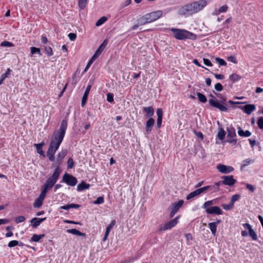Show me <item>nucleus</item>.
<instances>
[{
    "mask_svg": "<svg viewBox=\"0 0 263 263\" xmlns=\"http://www.w3.org/2000/svg\"><path fill=\"white\" fill-rule=\"evenodd\" d=\"M67 127V121L65 120H62L59 129L58 130L54 131L51 138L50 143L47 152V156L49 160L51 162L54 161V154L63 141Z\"/></svg>",
    "mask_w": 263,
    "mask_h": 263,
    "instance_id": "f257e3e1",
    "label": "nucleus"
},
{
    "mask_svg": "<svg viewBox=\"0 0 263 263\" xmlns=\"http://www.w3.org/2000/svg\"><path fill=\"white\" fill-rule=\"evenodd\" d=\"M206 5L205 0L195 1L182 6L178 11V14L185 17L192 15L201 11Z\"/></svg>",
    "mask_w": 263,
    "mask_h": 263,
    "instance_id": "f03ea898",
    "label": "nucleus"
},
{
    "mask_svg": "<svg viewBox=\"0 0 263 263\" xmlns=\"http://www.w3.org/2000/svg\"><path fill=\"white\" fill-rule=\"evenodd\" d=\"M61 172L60 167H58L55 169L52 176L48 178L45 184L43 185L41 192L46 194L48 190L51 189L57 182Z\"/></svg>",
    "mask_w": 263,
    "mask_h": 263,
    "instance_id": "7ed1b4c3",
    "label": "nucleus"
},
{
    "mask_svg": "<svg viewBox=\"0 0 263 263\" xmlns=\"http://www.w3.org/2000/svg\"><path fill=\"white\" fill-rule=\"evenodd\" d=\"M171 31L173 32L174 37L178 40H184L185 39H196L195 34L185 30L172 28Z\"/></svg>",
    "mask_w": 263,
    "mask_h": 263,
    "instance_id": "20e7f679",
    "label": "nucleus"
},
{
    "mask_svg": "<svg viewBox=\"0 0 263 263\" xmlns=\"http://www.w3.org/2000/svg\"><path fill=\"white\" fill-rule=\"evenodd\" d=\"M226 101V97L223 96L220 98L219 101L217 99H215V100L210 99L209 103L211 106L218 109L221 111H227L228 109L225 103Z\"/></svg>",
    "mask_w": 263,
    "mask_h": 263,
    "instance_id": "39448f33",
    "label": "nucleus"
},
{
    "mask_svg": "<svg viewBox=\"0 0 263 263\" xmlns=\"http://www.w3.org/2000/svg\"><path fill=\"white\" fill-rule=\"evenodd\" d=\"M180 218V215L177 216L174 219L165 223L163 226H161L159 228L160 231H164L174 227L178 222Z\"/></svg>",
    "mask_w": 263,
    "mask_h": 263,
    "instance_id": "423d86ee",
    "label": "nucleus"
},
{
    "mask_svg": "<svg viewBox=\"0 0 263 263\" xmlns=\"http://www.w3.org/2000/svg\"><path fill=\"white\" fill-rule=\"evenodd\" d=\"M62 182L66 183L68 185L73 186L77 184L78 181L75 177L65 173L63 176Z\"/></svg>",
    "mask_w": 263,
    "mask_h": 263,
    "instance_id": "0eeeda50",
    "label": "nucleus"
},
{
    "mask_svg": "<svg viewBox=\"0 0 263 263\" xmlns=\"http://www.w3.org/2000/svg\"><path fill=\"white\" fill-rule=\"evenodd\" d=\"M162 14L163 12L162 10H157L147 13L146 14V15L149 23H151L161 17Z\"/></svg>",
    "mask_w": 263,
    "mask_h": 263,
    "instance_id": "6e6552de",
    "label": "nucleus"
},
{
    "mask_svg": "<svg viewBox=\"0 0 263 263\" xmlns=\"http://www.w3.org/2000/svg\"><path fill=\"white\" fill-rule=\"evenodd\" d=\"M227 137L229 138L227 142L230 143L236 144L237 140L234 138L236 136L235 128L230 126L227 128Z\"/></svg>",
    "mask_w": 263,
    "mask_h": 263,
    "instance_id": "1a4fd4ad",
    "label": "nucleus"
},
{
    "mask_svg": "<svg viewBox=\"0 0 263 263\" xmlns=\"http://www.w3.org/2000/svg\"><path fill=\"white\" fill-rule=\"evenodd\" d=\"M183 202V200H180L178 202L172 203L171 207L172 210L170 214V217L171 218L173 217L178 211L179 209L182 206Z\"/></svg>",
    "mask_w": 263,
    "mask_h": 263,
    "instance_id": "9d476101",
    "label": "nucleus"
},
{
    "mask_svg": "<svg viewBox=\"0 0 263 263\" xmlns=\"http://www.w3.org/2000/svg\"><path fill=\"white\" fill-rule=\"evenodd\" d=\"M216 168L219 172L223 174H229L234 171V168L232 166L222 164H218Z\"/></svg>",
    "mask_w": 263,
    "mask_h": 263,
    "instance_id": "9b49d317",
    "label": "nucleus"
},
{
    "mask_svg": "<svg viewBox=\"0 0 263 263\" xmlns=\"http://www.w3.org/2000/svg\"><path fill=\"white\" fill-rule=\"evenodd\" d=\"M222 179H223L222 181V183L224 185L231 186L233 185L236 182V180L233 178V176L232 175L222 176Z\"/></svg>",
    "mask_w": 263,
    "mask_h": 263,
    "instance_id": "f8f14e48",
    "label": "nucleus"
},
{
    "mask_svg": "<svg viewBox=\"0 0 263 263\" xmlns=\"http://www.w3.org/2000/svg\"><path fill=\"white\" fill-rule=\"evenodd\" d=\"M244 228L248 230L249 235L253 240H256L258 239L257 235L256 232L252 229V226L248 223H243L242 224Z\"/></svg>",
    "mask_w": 263,
    "mask_h": 263,
    "instance_id": "ddd939ff",
    "label": "nucleus"
},
{
    "mask_svg": "<svg viewBox=\"0 0 263 263\" xmlns=\"http://www.w3.org/2000/svg\"><path fill=\"white\" fill-rule=\"evenodd\" d=\"M239 108L242 110L247 115H250L256 109V106L254 104H247L244 106H238Z\"/></svg>",
    "mask_w": 263,
    "mask_h": 263,
    "instance_id": "4468645a",
    "label": "nucleus"
},
{
    "mask_svg": "<svg viewBox=\"0 0 263 263\" xmlns=\"http://www.w3.org/2000/svg\"><path fill=\"white\" fill-rule=\"evenodd\" d=\"M205 210V212L209 214H222V211L219 206H211L210 208L206 209Z\"/></svg>",
    "mask_w": 263,
    "mask_h": 263,
    "instance_id": "2eb2a0df",
    "label": "nucleus"
},
{
    "mask_svg": "<svg viewBox=\"0 0 263 263\" xmlns=\"http://www.w3.org/2000/svg\"><path fill=\"white\" fill-rule=\"evenodd\" d=\"M67 151L66 149H62L60 152L58 153L57 156L56 163L57 164V166L56 168L60 167V165H61L63 159L65 158L66 155H67Z\"/></svg>",
    "mask_w": 263,
    "mask_h": 263,
    "instance_id": "dca6fc26",
    "label": "nucleus"
},
{
    "mask_svg": "<svg viewBox=\"0 0 263 263\" xmlns=\"http://www.w3.org/2000/svg\"><path fill=\"white\" fill-rule=\"evenodd\" d=\"M115 224H116V220H112L111 221L110 223L108 225V226L107 227V228L106 229L104 236L102 239V240L103 241H105L107 240L110 231L112 229V227L115 225Z\"/></svg>",
    "mask_w": 263,
    "mask_h": 263,
    "instance_id": "f3484780",
    "label": "nucleus"
},
{
    "mask_svg": "<svg viewBox=\"0 0 263 263\" xmlns=\"http://www.w3.org/2000/svg\"><path fill=\"white\" fill-rule=\"evenodd\" d=\"M156 113L157 115V126L158 128H159L161 126L163 117V110L160 108H158L157 109Z\"/></svg>",
    "mask_w": 263,
    "mask_h": 263,
    "instance_id": "a211bd4d",
    "label": "nucleus"
},
{
    "mask_svg": "<svg viewBox=\"0 0 263 263\" xmlns=\"http://www.w3.org/2000/svg\"><path fill=\"white\" fill-rule=\"evenodd\" d=\"M155 123V120L153 118H149L146 123L145 130L147 133H150Z\"/></svg>",
    "mask_w": 263,
    "mask_h": 263,
    "instance_id": "6ab92c4d",
    "label": "nucleus"
},
{
    "mask_svg": "<svg viewBox=\"0 0 263 263\" xmlns=\"http://www.w3.org/2000/svg\"><path fill=\"white\" fill-rule=\"evenodd\" d=\"M142 110L147 118H151L154 114V109L152 106L144 107Z\"/></svg>",
    "mask_w": 263,
    "mask_h": 263,
    "instance_id": "aec40b11",
    "label": "nucleus"
},
{
    "mask_svg": "<svg viewBox=\"0 0 263 263\" xmlns=\"http://www.w3.org/2000/svg\"><path fill=\"white\" fill-rule=\"evenodd\" d=\"M91 85H88L86 89H85V91L84 92V93L83 95V96L82 98V102H81V105H82V106H84L85 104H86V101L87 100V98H88V94L89 93V91H90V88H91Z\"/></svg>",
    "mask_w": 263,
    "mask_h": 263,
    "instance_id": "412c9836",
    "label": "nucleus"
},
{
    "mask_svg": "<svg viewBox=\"0 0 263 263\" xmlns=\"http://www.w3.org/2000/svg\"><path fill=\"white\" fill-rule=\"evenodd\" d=\"M90 187V184L86 183L84 181H82L77 185V191L81 192L85 190L88 189Z\"/></svg>",
    "mask_w": 263,
    "mask_h": 263,
    "instance_id": "4be33fe9",
    "label": "nucleus"
},
{
    "mask_svg": "<svg viewBox=\"0 0 263 263\" xmlns=\"http://www.w3.org/2000/svg\"><path fill=\"white\" fill-rule=\"evenodd\" d=\"M45 145V143L43 141H42L40 143L34 144V146L36 148L37 153L40 155L43 156V157H45L44 153L42 149L43 146Z\"/></svg>",
    "mask_w": 263,
    "mask_h": 263,
    "instance_id": "5701e85b",
    "label": "nucleus"
},
{
    "mask_svg": "<svg viewBox=\"0 0 263 263\" xmlns=\"http://www.w3.org/2000/svg\"><path fill=\"white\" fill-rule=\"evenodd\" d=\"M105 41H104L100 45L99 48L97 49V50L95 52V53L93 54L94 57H96L97 58V57H98L101 54V53H102V52L103 51V50H104V49L105 48V47L106 46V44H105Z\"/></svg>",
    "mask_w": 263,
    "mask_h": 263,
    "instance_id": "b1692460",
    "label": "nucleus"
},
{
    "mask_svg": "<svg viewBox=\"0 0 263 263\" xmlns=\"http://www.w3.org/2000/svg\"><path fill=\"white\" fill-rule=\"evenodd\" d=\"M66 232L68 233L72 234L73 235H78V236H84V237L86 236L85 233H82L75 229H68L66 230Z\"/></svg>",
    "mask_w": 263,
    "mask_h": 263,
    "instance_id": "393cba45",
    "label": "nucleus"
},
{
    "mask_svg": "<svg viewBox=\"0 0 263 263\" xmlns=\"http://www.w3.org/2000/svg\"><path fill=\"white\" fill-rule=\"evenodd\" d=\"M238 134L241 137H248L251 135V133L249 130L244 131L240 127L238 128Z\"/></svg>",
    "mask_w": 263,
    "mask_h": 263,
    "instance_id": "a878e982",
    "label": "nucleus"
},
{
    "mask_svg": "<svg viewBox=\"0 0 263 263\" xmlns=\"http://www.w3.org/2000/svg\"><path fill=\"white\" fill-rule=\"evenodd\" d=\"M216 200L217 199H215L212 200H209L208 201H206L203 204L202 208L205 210L210 208V207H211V205L216 203Z\"/></svg>",
    "mask_w": 263,
    "mask_h": 263,
    "instance_id": "bb28decb",
    "label": "nucleus"
},
{
    "mask_svg": "<svg viewBox=\"0 0 263 263\" xmlns=\"http://www.w3.org/2000/svg\"><path fill=\"white\" fill-rule=\"evenodd\" d=\"M209 228L210 229L211 233L213 236L216 235L217 226L216 223L215 222H210L208 224Z\"/></svg>",
    "mask_w": 263,
    "mask_h": 263,
    "instance_id": "cd10ccee",
    "label": "nucleus"
},
{
    "mask_svg": "<svg viewBox=\"0 0 263 263\" xmlns=\"http://www.w3.org/2000/svg\"><path fill=\"white\" fill-rule=\"evenodd\" d=\"M229 79L233 83H235L239 81L241 79V77L236 73H233L229 76Z\"/></svg>",
    "mask_w": 263,
    "mask_h": 263,
    "instance_id": "c85d7f7f",
    "label": "nucleus"
},
{
    "mask_svg": "<svg viewBox=\"0 0 263 263\" xmlns=\"http://www.w3.org/2000/svg\"><path fill=\"white\" fill-rule=\"evenodd\" d=\"M138 23L140 25H143L147 23H149L146 14L141 17L138 20Z\"/></svg>",
    "mask_w": 263,
    "mask_h": 263,
    "instance_id": "c756f323",
    "label": "nucleus"
},
{
    "mask_svg": "<svg viewBox=\"0 0 263 263\" xmlns=\"http://www.w3.org/2000/svg\"><path fill=\"white\" fill-rule=\"evenodd\" d=\"M11 70L10 68H8L6 72L4 74H3L0 79V85L3 83V81L5 80V79L7 78L10 74Z\"/></svg>",
    "mask_w": 263,
    "mask_h": 263,
    "instance_id": "7c9ffc66",
    "label": "nucleus"
},
{
    "mask_svg": "<svg viewBox=\"0 0 263 263\" xmlns=\"http://www.w3.org/2000/svg\"><path fill=\"white\" fill-rule=\"evenodd\" d=\"M45 236L44 234L36 235L33 234L31 238V241L38 242L40 240Z\"/></svg>",
    "mask_w": 263,
    "mask_h": 263,
    "instance_id": "2f4dec72",
    "label": "nucleus"
},
{
    "mask_svg": "<svg viewBox=\"0 0 263 263\" xmlns=\"http://www.w3.org/2000/svg\"><path fill=\"white\" fill-rule=\"evenodd\" d=\"M253 162H254V160L251 159V158L246 159V160H245L242 161V163L241 166V168H243L245 167L246 166H248V165L252 164V163H253Z\"/></svg>",
    "mask_w": 263,
    "mask_h": 263,
    "instance_id": "473e14b6",
    "label": "nucleus"
},
{
    "mask_svg": "<svg viewBox=\"0 0 263 263\" xmlns=\"http://www.w3.org/2000/svg\"><path fill=\"white\" fill-rule=\"evenodd\" d=\"M215 186H212V185H208L206 186L202 187L201 188L198 189L197 190L198 191V193L199 194H201L202 193H204L206 192V191H208L210 188H214Z\"/></svg>",
    "mask_w": 263,
    "mask_h": 263,
    "instance_id": "72a5a7b5",
    "label": "nucleus"
},
{
    "mask_svg": "<svg viewBox=\"0 0 263 263\" xmlns=\"http://www.w3.org/2000/svg\"><path fill=\"white\" fill-rule=\"evenodd\" d=\"M200 194H199L198 193V191L197 190V189L191 193H190L189 194L187 195V196H186V199L187 200H190L194 197H195L198 195H199Z\"/></svg>",
    "mask_w": 263,
    "mask_h": 263,
    "instance_id": "f704fd0d",
    "label": "nucleus"
},
{
    "mask_svg": "<svg viewBox=\"0 0 263 263\" xmlns=\"http://www.w3.org/2000/svg\"><path fill=\"white\" fill-rule=\"evenodd\" d=\"M197 96L198 97V100L201 103H205L207 101L206 97L200 92H197Z\"/></svg>",
    "mask_w": 263,
    "mask_h": 263,
    "instance_id": "c9c22d12",
    "label": "nucleus"
},
{
    "mask_svg": "<svg viewBox=\"0 0 263 263\" xmlns=\"http://www.w3.org/2000/svg\"><path fill=\"white\" fill-rule=\"evenodd\" d=\"M43 202V200L40 199V198H37L34 201L33 203V206L35 208H39L41 206Z\"/></svg>",
    "mask_w": 263,
    "mask_h": 263,
    "instance_id": "e433bc0d",
    "label": "nucleus"
},
{
    "mask_svg": "<svg viewBox=\"0 0 263 263\" xmlns=\"http://www.w3.org/2000/svg\"><path fill=\"white\" fill-rule=\"evenodd\" d=\"M88 0H79L78 5L81 9H84Z\"/></svg>",
    "mask_w": 263,
    "mask_h": 263,
    "instance_id": "4c0bfd02",
    "label": "nucleus"
},
{
    "mask_svg": "<svg viewBox=\"0 0 263 263\" xmlns=\"http://www.w3.org/2000/svg\"><path fill=\"white\" fill-rule=\"evenodd\" d=\"M226 135V133L222 128H220L218 133L217 134V137L219 140H222Z\"/></svg>",
    "mask_w": 263,
    "mask_h": 263,
    "instance_id": "58836bf2",
    "label": "nucleus"
},
{
    "mask_svg": "<svg viewBox=\"0 0 263 263\" xmlns=\"http://www.w3.org/2000/svg\"><path fill=\"white\" fill-rule=\"evenodd\" d=\"M107 17L105 16H102L99 18L96 23V26H100L104 24L107 21Z\"/></svg>",
    "mask_w": 263,
    "mask_h": 263,
    "instance_id": "ea45409f",
    "label": "nucleus"
},
{
    "mask_svg": "<svg viewBox=\"0 0 263 263\" xmlns=\"http://www.w3.org/2000/svg\"><path fill=\"white\" fill-rule=\"evenodd\" d=\"M30 51H31V54L37 53L40 55H41L40 49L39 48H36L35 47H32L30 48Z\"/></svg>",
    "mask_w": 263,
    "mask_h": 263,
    "instance_id": "a19ab883",
    "label": "nucleus"
},
{
    "mask_svg": "<svg viewBox=\"0 0 263 263\" xmlns=\"http://www.w3.org/2000/svg\"><path fill=\"white\" fill-rule=\"evenodd\" d=\"M44 49L48 56L50 57L53 55L52 49L50 47L45 46Z\"/></svg>",
    "mask_w": 263,
    "mask_h": 263,
    "instance_id": "79ce46f5",
    "label": "nucleus"
},
{
    "mask_svg": "<svg viewBox=\"0 0 263 263\" xmlns=\"http://www.w3.org/2000/svg\"><path fill=\"white\" fill-rule=\"evenodd\" d=\"M215 60L217 63L219 64V65L220 66H226L227 65V63L226 62V61L221 58H215Z\"/></svg>",
    "mask_w": 263,
    "mask_h": 263,
    "instance_id": "37998d69",
    "label": "nucleus"
},
{
    "mask_svg": "<svg viewBox=\"0 0 263 263\" xmlns=\"http://www.w3.org/2000/svg\"><path fill=\"white\" fill-rule=\"evenodd\" d=\"M221 206L222 207V208L223 209H224L225 210H231L234 207V205L232 203L230 202L229 204H222L221 205Z\"/></svg>",
    "mask_w": 263,
    "mask_h": 263,
    "instance_id": "c03bdc74",
    "label": "nucleus"
},
{
    "mask_svg": "<svg viewBox=\"0 0 263 263\" xmlns=\"http://www.w3.org/2000/svg\"><path fill=\"white\" fill-rule=\"evenodd\" d=\"M74 161L72 158H69L67 161V168H72L74 166Z\"/></svg>",
    "mask_w": 263,
    "mask_h": 263,
    "instance_id": "a18cd8bd",
    "label": "nucleus"
},
{
    "mask_svg": "<svg viewBox=\"0 0 263 263\" xmlns=\"http://www.w3.org/2000/svg\"><path fill=\"white\" fill-rule=\"evenodd\" d=\"M1 46L2 47H13L14 45L12 43L5 41H3L1 43Z\"/></svg>",
    "mask_w": 263,
    "mask_h": 263,
    "instance_id": "49530a36",
    "label": "nucleus"
},
{
    "mask_svg": "<svg viewBox=\"0 0 263 263\" xmlns=\"http://www.w3.org/2000/svg\"><path fill=\"white\" fill-rule=\"evenodd\" d=\"M97 58V57H94V55H93V56L91 57V58L89 60V61H88L85 68V71H86L87 69L88 68H89V67H90V66L92 64V63H93V62L96 60V59Z\"/></svg>",
    "mask_w": 263,
    "mask_h": 263,
    "instance_id": "de8ad7c7",
    "label": "nucleus"
},
{
    "mask_svg": "<svg viewBox=\"0 0 263 263\" xmlns=\"http://www.w3.org/2000/svg\"><path fill=\"white\" fill-rule=\"evenodd\" d=\"M257 123L258 127L260 129H263V117H260L258 119Z\"/></svg>",
    "mask_w": 263,
    "mask_h": 263,
    "instance_id": "09e8293b",
    "label": "nucleus"
},
{
    "mask_svg": "<svg viewBox=\"0 0 263 263\" xmlns=\"http://www.w3.org/2000/svg\"><path fill=\"white\" fill-rule=\"evenodd\" d=\"M104 201L103 197L100 196L97 198L96 200L93 202V203L95 204H100L103 203Z\"/></svg>",
    "mask_w": 263,
    "mask_h": 263,
    "instance_id": "8fccbe9b",
    "label": "nucleus"
},
{
    "mask_svg": "<svg viewBox=\"0 0 263 263\" xmlns=\"http://www.w3.org/2000/svg\"><path fill=\"white\" fill-rule=\"evenodd\" d=\"M240 196L239 194H235L233 195L231 199V202L234 205V202L237 201L240 198Z\"/></svg>",
    "mask_w": 263,
    "mask_h": 263,
    "instance_id": "3c124183",
    "label": "nucleus"
},
{
    "mask_svg": "<svg viewBox=\"0 0 263 263\" xmlns=\"http://www.w3.org/2000/svg\"><path fill=\"white\" fill-rule=\"evenodd\" d=\"M215 89L217 91H221L223 89V86L220 83H217L215 85Z\"/></svg>",
    "mask_w": 263,
    "mask_h": 263,
    "instance_id": "603ef678",
    "label": "nucleus"
},
{
    "mask_svg": "<svg viewBox=\"0 0 263 263\" xmlns=\"http://www.w3.org/2000/svg\"><path fill=\"white\" fill-rule=\"evenodd\" d=\"M228 9V7L227 5H223L218 9V12L221 13L226 12Z\"/></svg>",
    "mask_w": 263,
    "mask_h": 263,
    "instance_id": "864d4df0",
    "label": "nucleus"
},
{
    "mask_svg": "<svg viewBox=\"0 0 263 263\" xmlns=\"http://www.w3.org/2000/svg\"><path fill=\"white\" fill-rule=\"evenodd\" d=\"M18 245V241L17 240H11L10 241L8 244V246L10 248H12L15 247Z\"/></svg>",
    "mask_w": 263,
    "mask_h": 263,
    "instance_id": "5fc2aeb1",
    "label": "nucleus"
},
{
    "mask_svg": "<svg viewBox=\"0 0 263 263\" xmlns=\"http://www.w3.org/2000/svg\"><path fill=\"white\" fill-rule=\"evenodd\" d=\"M30 222L32 223V227L34 228L40 225V222L37 220H34V218L30 220Z\"/></svg>",
    "mask_w": 263,
    "mask_h": 263,
    "instance_id": "6e6d98bb",
    "label": "nucleus"
},
{
    "mask_svg": "<svg viewBox=\"0 0 263 263\" xmlns=\"http://www.w3.org/2000/svg\"><path fill=\"white\" fill-rule=\"evenodd\" d=\"M25 220V218L23 216H21L16 217L15 219V221L16 223H19L23 222Z\"/></svg>",
    "mask_w": 263,
    "mask_h": 263,
    "instance_id": "4d7b16f0",
    "label": "nucleus"
},
{
    "mask_svg": "<svg viewBox=\"0 0 263 263\" xmlns=\"http://www.w3.org/2000/svg\"><path fill=\"white\" fill-rule=\"evenodd\" d=\"M107 101L108 102H112L114 101V95L111 93H108L107 94Z\"/></svg>",
    "mask_w": 263,
    "mask_h": 263,
    "instance_id": "13d9d810",
    "label": "nucleus"
},
{
    "mask_svg": "<svg viewBox=\"0 0 263 263\" xmlns=\"http://www.w3.org/2000/svg\"><path fill=\"white\" fill-rule=\"evenodd\" d=\"M69 39L70 41H73L76 39L77 35L75 33H70L68 35Z\"/></svg>",
    "mask_w": 263,
    "mask_h": 263,
    "instance_id": "bf43d9fd",
    "label": "nucleus"
},
{
    "mask_svg": "<svg viewBox=\"0 0 263 263\" xmlns=\"http://www.w3.org/2000/svg\"><path fill=\"white\" fill-rule=\"evenodd\" d=\"M203 61L204 64L206 66H212V64L209 59L203 58Z\"/></svg>",
    "mask_w": 263,
    "mask_h": 263,
    "instance_id": "052dcab7",
    "label": "nucleus"
},
{
    "mask_svg": "<svg viewBox=\"0 0 263 263\" xmlns=\"http://www.w3.org/2000/svg\"><path fill=\"white\" fill-rule=\"evenodd\" d=\"M227 59L229 61L234 64H236L237 62L236 58L232 55L229 57Z\"/></svg>",
    "mask_w": 263,
    "mask_h": 263,
    "instance_id": "680f3d73",
    "label": "nucleus"
},
{
    "mask_svg": "<svg viewBox=\"0 0 263 263\" xmlns=\"http://www.w3.org/2000/svg\"><path fill=\"white\" fill-rule=\"evenodd\" d=\"M246 188L249 190L252 193L254 192L255 191V187L253 185L250 184H247Z\"/></svg>",
    "mask_w": 263,
    "mask_h": 263,
    "instance_id": "e2e57ef3",
    "label": "nucleus"
},
{
    "mask_svg": "<svg viewBox=\"0 0 263 263\" xmlns=\"http://www.w3.org/2000/svg\"><path fill=\"white\" fill-rule=\"evenodd\" d=\"M220 183H221V182H216L215 183V185L214 186H215L214 188H215V189L212 190V192H216L219 190V187Z\"/></svg>",
    "mask_w": 263,
    "mask_h": 263,
    "instance_id": "0e129e2a",
    "label": "nucleus"
},
{
    "mask_svg": "<svg viewBox=\"0 0 263 263\" xmlns=\"http://www.w3.org/2000/svg\"><path fill=\"white\" fill-rule=\"evenodd\" d=\"M69 204V209H72V208L78 209L80 207V205L77 204L71 203V204Z\"/></svg>",
    "mask_w": 263,
    "mask_h": 263,
    "instance_id": "69168bd1",
    "label": "nucleus"
},
{
    "mask_svg": "<svg viewBox=\"0 0 263 263\" xmlns=\"http://www.w3.org/2000/svg\"><path fill=\"white\" fill-rule=\"evenodd\" d=\"M215 77L218 80H222L224 78V76L221 74H214Z\"/></svg>",
    "mask_w": 263,
    "mask_h": 263,
    "instance_id": "338daca9",
    "label": "nucleus"
},
{
    "mask_svg": "<svg viewBox=\"0 0 263 263\" xmlns=\"http://www.w3.org/2000/svg\"><path fill=\"white\" fill-rule=\"evenodd\" d=\"M9 220L7 219H0V225L7 223Z\"/></svg>",
    "mask_w": 263,
    "mask_h": 263,
    "instance_id": "774afa93",
    "label": "nucleus"
}]
</instances>
